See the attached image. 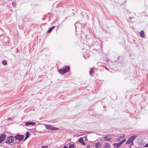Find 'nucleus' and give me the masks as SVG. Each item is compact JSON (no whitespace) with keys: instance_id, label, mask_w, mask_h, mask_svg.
<instances>
[{"instance_id":"obj_1","label":"nucleus","mask_w":148,"mask_h":148,"mask_svg":"<svg viewBox=\"0 0 148 148\" xmlns=\"http://www.w3.org/2000/svg\"><path fill=\"white\" fill-rule=\"evenodd\" d=\"M70 70V68L69 66H66L65 68L60 69L59 70V72L60 74H64L69 72Z\"/></svg>"},{"instance_id":"obj_2","label":"nucleus","mask_w":148,"mask_h":148,"mask_svg":"<svg viewBox=\"0 0 148 148\" xmlns=\"http://www.w3.org/2000/svg\"><path fill=\"white\" fill-rule=\"evenodd\" d=\"M47 130H56L58 129V128L53 126V125L49 124H44Z\"/></svg>"},{"instance_id":"obj_3","label":"nucleus","mask_w":148,"mask_h":148,"mask_svg":"<svg viewBox=\"0 0 148 148\" xmlns=\"http://www.w3.org/2000/svg\"><path fill=\"white\" fill-rule=\"evenodd\" d=\"M14 137L15 139V142L18 141H20L23 139L24 137V136L17 134L16 136H15Z\"/></svg>"},{"instance_id":"obj_4","label":"nucleus","mask_w":148,"mask_h":148,"mask_svg":"<svg viewBox=\"0 0 148 148\" xmlns=\"http://www.w3.org/2000/svg\"><path fill=\"white\" fill-rule=\"evenodd\" d=\"M126 140V139H124L118 143H114L113 145L114 146L115 148H118L122 145L125 142Z\"/></svg>"},{"instance_id":"obj_5","label":"nucleus","mask_w":148,"mask_h":148,"mask_svg":"<svg viewBox=\"0 0 148 148\" xmlns=\"http://www.w3.org/2000/svg\"><path fill=\"white\" fill-rule=\"evenodd\" d=\"M136 137V136H135L134 135L132 136L130 138L128 139L127 140L126 142V143L127 144H130L133 142L134 139ZM133 142H132V144Z\"/></svg>"},{"instance_id":"obj_6","label":"nucleus","mask_w":148,"mask_h":148,"mask_svg":"<svg viewBox=\"0 0 148 148\" xmlns=\"http://www.w3.org/2000/svg\"><path fill=\"white\" fill-rule=\"evenodd\" d=\"M14 140V138L12 136H10L8 137L6 141V143H13Z\"/></svg>"},{"instance_id":"obj_7","label":"nucleus","mask_w":148,"mask_h":148,"mask_svg":"<svg viewBox=\"0 0 148 148\" xmlns=\"http://www.w3.org/2000/svg\"><path fill=\"white\" fill-rule=\"evenodd\" d=\"M125 136V135L124 134L122 135L121 136H120L118 138L116 139V142H119L120 141H121L123 139H125V138H124Z\"/></svg>"},{"instance_id":"obj_8","label":"nucleus","mask_w":148,"mask_h":148,"mask_svg":"<svg viewBox=\"0 0 148 148\" xmlns=\"http://www.w3.org/2000/svg\"><path fill=\"white\" fill-rule=\"evenodd\" d=\"M6 137V135L4 134H3L0 136V143L3 141Z\"/></svg>"},{"instance_id":"obj_9","label":"nucleus","mask_w":148,"mask_h":148,"mask_svg":"<svg viewBox=\"0 0 148 148\" xmlns=\"http://www.w3.org/2000/svg\"><path fill=\"white\" fill-rule=\"evenodd\" d=\"M93 41L92 39H89L86 42V44L88 46H91L93 44Z\"/></svg>"},{"instance_id":"obj_10","label":"nucleus","mask_w":148,"mask_h":148,"mask_svg":"<svg viewBox=\"0 0 148 148\" xmlns=\"http://www.w3.org/2000/svg\"><path fill=\"white\" fill-rule=\"evenodd\" d=\"M35 124L36 123L32 122H26L25 123V125L27 126H28L29 125H35Z\"/></svg>"},{"instance_id":"obj_11","label":"nucleus","mask_w":148,"mask_h":148,"mask_svg":"<svg viewBox=\"0 0 148 148\" xmlns=\"http://www.w3.org/2000/svg\"><path fill=\"white\" fill-rule=\"evenodd\" d=\"M110 147V144L108 143H104L103 145V148H109Z\"/></svg>"},{"instance_id":"obj_12","label":"nucleus","mask_w":148,"mask_h":148,"mask_svg":"<svg viewBox=\"0 0 148 148\" xmlns=\"http://www.w3.org/2000/svg\"><path fill=\"white\" fill-rule=\"evenodd\" d=\"M75 28H76V29H77V27H78L79 26H80V27H81V28L82 27L81 26V23H79V22H77L75 23Z\"/></svg>"},{"instance_id":"obj_13","label":"nucleus","mask_w":148,"mask_h":148,"mask_svg":"<svg viewBox=\"0 0 148 148\" xmlns=\"http://www.w3.org/2000/svg\"><path fill=\"white\" fill-rule=\"evenodd\" d=\"M101 146V144L99 142L96 143L95 145V147L97 148H100Z\"/></svg>"},{"instance_id":"obj_14","label":"nucleus","mask_w":148,"mask_h":148,"mask_svg":"<svg viewBox=\"0 0 148 148\" xmlns=\"http://www.w3.org/2000/svg\"><path fill=\"white\" fill-rule=\"evenodd\" d=\"M103 138L105 140V141H110L111 140V138H107V136H106L104 137Z\"/></svg>"},{"instance_id":"obj_15","label":"nucleus","mask_w":148,"mask_h":148,"mask_svg":"<svg viewBox=\"0 0 148 148\" xmlns=\"http://www.w3.org/2000/svg\"><path fill=\"white\" fill-rule=\"evenodd\" d=\"M79 143H81L83 145L85 144V143L83 141L82 138H79Z\"/></svg>"},{"instance_id":"obj_16","label":"nucleus","mask_w":148,"mask_h":148,"mask_svg":"<svg viewBox=\"0 0 148 148\" xmlns=\"http://www.w3.org/2000/svg\"><path fill=\"white\" fill-rule=\"evenodd\" d=\"M29 133L28 132H27L26 133V135H25V138L24 140V141H25V140H26L28 138L29 136Z\"/></svg>"},{"instance_id":"obj_17","label":"nucleus","mask_w":148,"mask_h":148,"mask_svg":"<svg viewBox=\"0 0 148 148\" xmlns=\"http://www.w3.org/2000/svg\"><path fill=\"white\" fill-rule=\"evenodd\" d=\"M140 36L142 38H144L145 37V36L144 35V32L142 30L140 32Z\"/></svg>"},{"instance_id":"obj_18","label":"nucleus","mask_w":148,"mask_h":148,"mask_svg":"<svg viewBox=\"0 0 148 148\" xmlns=\"http://www.w3.org/2000/svg\"><path fill=\"white\" fill-rule=\"evenodd\" d=\"M55 26H53V27H51V28H50L49 30L47 31V32L48 33H50L52 31V30L55 27Z\"/></svg>"},{"instance_id":"obj_19","label":"nucleus","mask_w":148,"mask_h":148,"mask_svg":"<svg viewBox=\"0 0 148 148\" xmlns=\"http://www.w3.org/2000/svg\"><path fill=\"white\" fill-rule=\"evenodd\" d=\"M2 63L3 65H5L7 64V61L5 60H4L2 62Z\"/></svg>"},{"instance_id":"obj_20","label":"nucleus","mask_w":148,"mask_h":148,"mask_svg":"<svg viewBox=\"0 0 148 148\" xmlns=\"http://www.w3.org/2000/svg\"><path fill=\"white\" fill-rule=\"evenodd\" d=\"M93 69H94V68H91V69L89 71V74L91 75H92V73H93L94 72L93 71Z\"/></svg>"},{"instance_id":"obj_21","label":"nucleus","mask_w":148,"mask_h":148,"mask_svg":"<svg viewBox=\"0 0 148 148\" xmlns=\"http://www.w3.org/2000/svg\"><path fill=\"white\" fill-rule=\"evenodd\" d=\"M12 5L14 7H15L16 5V2H13L12 3Z\"/></svg>"},{"instance_id":"obj_22","label":"nucleus","mask_w":148,"mask_h":148,"mask_svg":"<svg viewBox=\"0 0 148 148\" xmlns=\"http://www.w3.org/2000/svg\"><path fill=\"white\" fill-rule=\"evenodd\" d=\"M74 147V144H71L69 145V148H73Z\"/></svg>"},{"instance_id":"obj_23","label":"nucleus","mask_w":148,"mask_h":148,"mask_svg":"<svg viewBox=\"0 0 148 148\" xmlns=\"http://www.w3.org/2000/svg\"><path fill=\"white\" fill-rule=\"evenodd\" d=\"M145 147H148V143L144 145Z\"/></svg>"},{"instance_id":"obj_24","label":"nucleus","mask_w":148,"mask_h":148,"mask_svg":"<svg viewBox=\"0 0 148 148\" xmlns=\"http://www.w3.org/2000/svg\"><path fill=\"white\" fill-rule=\"evenodd\" d=\"M90 147L91 146L90 145H88L87 146V148H90Z\"/></svg>"},{"instance_id":"obj_25","label":"nucleus","mask_w":148,"mask_h":148,"mask_svg":"<svg viewBox=\"0 0 148 148\" xmlns=\"http://www.w3.org/2000/svg\"><path fill=\"white\" fill-rule=\"evenodd\" d=\"M63 148H68V147L66 146H64Z\"/></svg>"},{"instance_id":"obj_26","label":"nucleus","mask_w":148,"mask_h":148,"mask_svg":"<svg viewBox=\"0 0 148 148\" xmlns=\"http://www.w3.org/2000/svg\"><path fill=\"white\" fill-rule=\"evenodd\" d=\"M104 67L105 69L106 70H108L106 66H104Z\"/></svg>"},{"instance_id":"obj_27","label":"nucleus","mask_w":148,"mask_h":148,"mask_svg":"<svg viewBox=\"0 0 148 148\" xmlns=\"http://www.w3.org/2000/svg\"><path fill=\"white\" fill-rule=\"evenodd\" d=\"M132 18V17H130L129 18V19L130 20H131Z\"/></svg>"},{"instance_id":"obj_28","label":"nucleus","mask_w":148,"mask_h":148,"mask_svg":"<svg viewBox=\"0 0 148 148\" xmlns=\"http://www.w3.org/2000/svg\"><path fill=\"white\" fill-rule=\"evenodd\" d=\"M11 119V118H10H10H8V119H8V120H10V119Z\"/></svg>"},{"instance_id":"obj_29","label":"nucleus","mask_w":148,"mask_h":148,"mask_svg":"<svg viewBox=\"0 0 148 148\" xmlns=\"http://www.w3.org/2000/svg\"><path fill=\"white\" fill-rule=\"evenodd\" d=\"M46 147V146H42V147Z\"/></svg>"},{"instance_id":"obj_30","label":"nucleus","mask_w":148,"mask_h":148,"mask_svg":"<svg viewBox=\"0 0 148 148\" xmlns=\"http://www.w3.org/2000/svg\"><path fill=\"white\" fill-rule=\"evenodd\" d=\"M1 35H1H1H0V37Z\"/></svg>"},{"instance_id":"obj_31","label":"nucleus","mask_w":148,"mask_h":148,"mask_svg":"<svg viewBox=\"0 0 148 148\" xmlns=\"http://www.w3.org/2000/svg\"><path fill=\"white\" fill-rule=\"evenodd\" d=\"M138 148V147H136V148Z\"/></svg>"}]
</instances>
